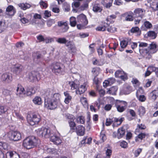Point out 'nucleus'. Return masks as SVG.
<instances>
[{"label": "nucleus", "mask_w": 158, "mask_h": 158, "mask_svg": "<svg viewBox=\"0 0 158 158\" xmlns=\"http://www.w3.org/2000/svg\"><path fill=\"white\" fill-rule=\"evenodd\" d=\"M39 141L35 137H28L23 140V146L27 149H30L37 146Z\"/></svg>", "instance_id": "nucleus-1"}, {"label": "nucleus", "mask_w": 158, "mask_h": 158, "mask_svg": "<svg viewBox=\"0 0 158 158\" xmlns=\"http://www.w3.org/2000/svg\"><path fill=\"white\" fill-rule=\"evenodd\" d=\"M156 45L152 42L149 45L148 48L143 49L139 48V51L140 54L144 55H148L151 56V55L156 53L157 51Z\"/></svg>", "instance_id": "nucleus-2"}, {"label": "nucleus", "mask_w": 158, "mask_h": 158, "mask_svg": "<svg viewBox=\"0 0 158 158\" xmlns=\"http://www.w3.org/2000/svg\"><path fill=\"white\" fill-rule=\"evenodd\" d=\"M41 117L38 114L33 113L29 117L28 116L27 120L29 124L33 126L35 124H38L41 120Z\"/></svg>", "instance_id": "nucleus-3"}, {"label": "nucleus", "mask_w": 158, "mask_h": 158, "mask_svg": "<svg viewBox=\"0 0 158 158\" xmlns=\"http://www.w3.org/2000/svg\"><path fill=\"white\" fill-rule=\"evenodd\" d=\"M60 103L52 100L49 98H45L44 106L50 110H54L57 108Z\"/></svg>", "instance_id": "nucleus-4"}, {"label": "nucleus", "mask_w": 158, "mask_h": 158, "mask_svg": "<svg viewBox=\"0 0 158 158\" xmlns=\"http://www.w3.org/2000/svg\"><path fill=\"white\" fill-rule=\"evenodd\" d=\"M37 135L40 137H44L45 138L49 137L52 133V131L49 129L42 127L36 130Z\"/></svg>", "instance_id": "nucleus-5"}, {"label": "nucleus", "mask_w": 158, "mask_h": 158, "mask_svg": "<svg viewBox=\"0 0 158 158\" xmlns=\"http://www.w3.org/2000/svg\"><path fill=\"white\" fill-rule=\"evenodd\" d=\"M62 64L59 63H53L51 64V69L52 72L56 74H62L64 71Z\"/></svg>", "instance_id": "nucleus-6"}, {"label": "nucleus", "mask_w": 158, "mask_h": 158, "mask_svg": "<svg viewBox=\"0 0 158 158\" xmlns=\"http://www.w3.org/2000/svg\"><path fill=\"white\" fill-rule=\"evenodd\" d=\"M7 136L10 140L15 141L20 140L21 138V133L19 132L16 131L9 132Z\"/></svg>", "instance_id": "nucleus-7"}, {"label": "nucleus", "mask_w": 158, "mask_h": 158, "mask_svg": "<svg viewBox=\"0 0 158 158\" xmlns=\"http://www.w3.org/2000/svg\"><path fill=\"white\" fill-rule=\"evenodd\" d=\"M29 81L31 82L38 81L40 79V77L38 72L32 71L29 74Z\"/></svg>", "instance_id": "nucleus-8"}, {"label": "nucleus", "mask_w": 158, "mask_h": 158, "mask_svg": "<svg viewBox=\"0 0 158 158\" xmlns=\"http://www.w3.org/2000/svg\"><path fill=\"white\" fill-rule=\"evenodd\" d=\"M145 12L143 9L137 8L134 10L133 14V16L134 18H139L142 19L143 16Z\"/></svg>", "instance_id": "nucleus-9"}, {"label": "nucleus", "mask_w": 158, "mask_h": 158, "mask_svg": "<svg viewBox=\"0 0 158 158\" xmlns=\"http://www.w3.org/2000/svg\"><path fill=\"white\" fill-rule=\"evenodd\" d=\"M77 135L79 136H82L85 134V127L81 125H79L76 127L75 131Z\"/></svg>", "instance_id": "nucleus-10"}, {"label": "nucleus", "mask_w": 158, "mask_h": 158, "mask_svg": "<svg viewBox=\"0 0 158 158\" xmlns=\"http://www.w3.org/2000/svg\"><path fill=\"white\" fill-rule=\"evenodd\" d=\"M1 79L3 81H5L6 83H9L12 80L11 74L9 73H4L2 75Z\"/></svg>", "instance_id": "nucleus-11"}, {"label": "nucleus", "mask_w": 158, "mask_h": 158, "mask_svg": "<svg viewBox=\"0 0 158 158\" xmlns=\"http://www.w3.org/2000/svg\"><path fill=\"white\" fill-rule=\"evenodd\" d=\"M77 21L84 25H87L88 23V20L86 16L83 14H81L77 17Z\"/></svg>", "instance_id": "nucleus-12"}, {"label": "nucleus", "mask_w": 158, "mask_h": 158, "mask_svg": "<svg viewBox=\"0 0 158 158\" xmlns=\"http://www.w3.org/2000/svg\"><path fill=\"white\" fill-rule=\"evenodd\" d=\"M49 137L50 138V140L53 142L54 144L58 145L61 143V140L60 138L56 135L51 133Z\"/></svg>", "instance_id": "nucleus-13"}, {"label": "nucleus", "mask_w": 158, "mask_h": 158, "mask_svg": "<svg viewBox=\"0 0 158 158\" xmlns=\"http://www.w3.org/2000/svg\"><path fill=\"white\" fill-rule=\"evenodd\" d=\"M6 158H20V156L15 151H9L6 154Z\"/></svg>", "instance_id": "nucleus-14"}, {"label": "nucleus", "mask_w": 158, "mask_h": 158, "mask_svg": "<svg viewBox=\"0 0 158 158\" xmlns=\"http://www.w3.org/2000/svg\"><path fill=\"white\" fill-rule=\"evenodd\" d=\"M6 14L9 16H13L16 12L14 7L11 5L8 6L6 10Z\"/></svg>", "instance_id": "nucleus-15"}, {"label": "nucleus", "mask_w": 158, "mask_h": 158, "mask_svg": "<svg viewBox=\"0 0 158 158\" xmlns=\"http://www.w3.org/2000/svg\"><path fill=\"white\" fill-rule=\"evenodd\" d=\"M110 23L106 22H102V24L96 28V30L98 31H104L108 27H109V24Z\"/></svg>", "instance_id": "nucleus-16"}, {"label": "nucleus", "mask_w": 158, "mask_h": 158, "mask_svg": "<svg viewBox=\"0 0 158 158\" xmlns=\"http://www.w3.org/2000/svg\"><path fill=\"white\" fill-rule=\"evenodd\" d=\"M74 119L72 118L70 119H69L68 121V123L70 127V131L72 132H74L75 131L76 124L74 121Z\"/></svg>", "instance_id": "nucleus-17"}, {"label": "nucleus", "mask_w": 158, "mask_h": 158, "mask_svg": "<svg viewBox=\"0 0 158 158\" xmlns=\"http://www.w3.org/2000/svg\"><path fill=\"white\" fill-rule=\"evenodd\" d=\"M158 96V91L154 90L149 94V97L150 99L155 101Z\"/></svg>", "instance_id": "nucleus-18"}, {"label": "nucleus", "mask_w": 158, "mask_h": 158, "mask_svg": "<svg viewBox=\"0 0 158 158\" xmlns=\"http://www.w3.org/2000/svg\"><path fill=\"white\" fill-rule=\"evenodd\" d=\"M22 66L20 65L15 66L12 69L13 73L16 75L19 74L22 71Z\"/></svg>", "instance_id": "nucleus-19"}, {"label": "nucleus", "mask_w": 158, "mask_h": 158, "mask_svg": "<svg viewBox=\"0 0 158 158\" xmlns=\"http://www.w3.org/2000/svg\"><path fill=\"white\" fill-rule=\"evenodd\" d=\"M121 16L125 18L124 21H132L133 20L134 18L133 16H132V15H129L127 12L122 14Z\"/></svg>", "instance_id": "nucleus-20"}, {"label": "nucleus", "mask_w": 158, "mask_h": 158, "mask_svg": "<svg viewBox=\"0 0 158 158\" xmlns=\"http://www.w3.org/2000/svg\"><path fill=\"white\" fill-rule=\"evenodd\" d=\"M86 89V84H84L83 85H81L78 88V90H77L76 91V93L77 94H79L81 95L84 93Z\"/></svg>", "instance_id": "nucleus-21"}, {"label": "nucleus", "mask_w": 158, "mask_h": 158, "mask_svg": "<svg viewBox=\"0 0 158 158\" xmlns=\"http://www.w3.org/2000/svg\"><path fill=\"white\" fill-rule=\"evenodd\" d=\"M35 93V90L32 87L29 86L26 89V92L24 93V94H26L27 96H31Z\"/></svg>", "instance_id": "nucleus-22"}, {"label": "nucleus", "mask_w": 158, "mask_h": 158, "mask_svg": "<svg viewBox=\"0 0 158 158\" xmlns=\"http://www.w3.org/2000/svg\"><path fill=\"white\" fill-rule=\"evenodd\" d=\"M93 10L95 12H100L102 10V7L100 4L95 3L93 6Z\"/></svg>", "instance_id": "nucleus-23"}, {"label": "nucleus", "mask_w": 158, "mask_h": 158, "mask_svg": "<svg viewBox=\"0 0 158 158\" xmlns=\"http://www.w3.org/2000/svg\"><path fill=\"white\" fill-rule=\"evenodd\" d=\"M115 81V79L113 77L108 78L107 80L103 82V86L105 87L109 85H111L114 83Z\"/></svg>", "instance_id": "nucleus-24"}, {"label": "nucleus", "mask_w": 158, "mask_h": 158, "mask_svg": "<svg viewBox=\"0 0 158 158\" xmlns=\"http://www.w3.org/2000/svg\"><path fill=\"white\" fill-rule=\"evenodd\" d=\"M123 119H124V118H121L119 119L117 118H114L113 122L114 121V123H113L112 125L113 127L114 128L115 127H117L120 125L122 123Z\"/></svg>", "instance_id": "nucleus-25"}, {"label": "nucleus", "mask_w": 158, "mask_h": 158, "mask_svg": "<svg viewBox=\"0 0 158 158\" xmlns=\"http://www.w3.org/2000/svg\"><path fill=\"white\" fill-rule=\"evenodd\" d=\"M143 24L145 27L142 26L141 28L143 31H146L147 29H150L152 26V23L148 21H145Z\"/></svg>", "instance_id": "nucleus-26"}, {"label": "nucleus", "mask_w": 158, "mask_h": 158, "mask_svg": "<svg viewBox=\"0 0 158 158\" xmlns=\"http://www.w3.org/2000/svg\"><path fill=\"white\" fill-rule=\"evenodd\" d=\"M24 91V88L21 85L19 84L16 89V94L17 95L20 97V95L23 93Z\"/></svg>", "instance_id": "nucleus-27"}, {"label": "nucleus", "mask_w": 158, "mask_h": 158, "mask_svg": "<svg viewBox=\"0 0 158 158\" xmlns=\"http://www.w3.org/2000/svg\"><path fill=\"white\" fill-rule=\"evenodd\" d=\"M125 130L123 128L118 129V130L117 138L119 139L122 138L125 135Z\"/></svg>", "instance_id": "nucleus-28"}, {"label": "nucleus", "mask_w": 158, "mask_h": 158, "mask_svg": "<svg viewBox=\"0 0 158 158\" xmlns=\"http://www.w3.org/2000/svg\"><path fill=\"white\" fill-rule=\"evenodd\" d=\"M115 105H119L120 106H123L125 108H127V102L124 101L116 100L114 103Z\"/></svg>", "instance_id": "nucleus-29"}, {"label": "nucleus", "mask_w": 158, "mask_h": 158, "mask_svg": "<svg viewBox=\"0 0 158 158\" xmlns=\"http://www.w3.org/2000/svg\"><path fill=\"white\" fill-rule=\"evenodd\" d=\"M18 6L21 9L23 10H25L29 9L31 6L30 4L27 3H19L18 4Z\"/></svg>", "instance_id": "nucleus-30"}, {"label": "nucleus", "mask_w": 158, "mask_h": 158, "mask_svg": "<svg viewBox=\"0 0 158 158\" xmlns=\"http://www.w3.org/2000/svg\"><path fill=\"white\" fill-rule=\"evenodd\" d=\"M34 103L36 105H40L42 103L41 98L38 96L35 97L32 100Z\"/></svg>", "instance_id": "nucleus-31"}, {"label": "nucleus", "mask_w": 158, "mask_h": 158, "mask_svg": "<svg viewBox=\"0 0 158 158\" xmlns=\"http://www.w3.org/2000/svg\"><path fill=\"white\" fill-rule=\"evenodd\" d=\"M64 94L66 97L64 100V102L66 104H68L72 99V97L70 95L67 91L64 92Z\"/></svg>", "instance_id": "nucleus-32"}, {"label": "nucleus", "mask_w": 158, "mask_h": 158, "mask_svg": "<svg viewBox=\"0 0 158 158\" xmlns=\"http://www.w3.org/2000/svg\"><path fill=\"white\" fill-rule=\"evenodd\" d=\"M60 95L58 93H53L51 99L60 103Z\"/></svg>", "instance_id": "nucleus-33"}, {"label": "nucleus", "mask_w": 158, "mask_h": 158, "mask_svg": "<svg viewBox=\"0 0 158 158\" xmlns=\"http://www.w3.org/2000/svg\"><path fill=\"white\" fill-rule=\"evenodd\" d=\"M118 89V88L117 86H113L110 88L108 91V92L112 95H116Z\"/></svg>", "instance_id": "nucleus-34"}, {"label": "nucleus", "mask_w": 158, "mask_h": 158, "mask_svg": "<svg viewBox=\"0 0 158 158\" xmlns=\"http://www.w3.org/2000/svg\"><path fill=\"white\" fill-rule=\"evenodd\" d=\"M54 92L53 90L52 89H47L45 93V95L47 97L46 98H52Z\"/></svg>", "instance_id": "nucleus-35"}, {"label": "nucleus", "mask_w": 158, "mask_h": 158, "mask_svg": "<svg viewBox=\"0 0 158 158\" xmlns=\"http://www.w3.org/2000/svg\"><path fill=\"white\" fill-rule=\"evenodd\" d=\"M147 136V134L145 133L141 132L135 137V140L136 141H138V139H140L141 140L145 138L146 136Z\"/></svg>", "instance_id": "nucleus-36"}, {"label": "nucleus", "mask_w": 158, "mask_h": 158, "mask_svg": "<svg viewBox=\"0 0 158 158\" xmlns=\"http://www.w3.org/2000/svg\"><path fill=\"white\" fill-rule=\"evenodd\" d=\"M8 145L5 142H0V149L1 150H7L8 149Z\"/></svg>", "instance_id": "nucleus-37"}, {"label": "nucleus", "mask_w": 158, "mask_h": 158, "mask_svg": "<svg viewBox=\"0 0 158 158\" xmlns=\"http://www.w3.org/2000/svg\"><path fill=\"white\" fill-rule=\"evenodd\" d=\"M6 27L5 21L4 20L0 21V33L3 31Z\"/></svg>", "instance_id": "nucleus-38"}, {"label": "nucleus", "mask_w": 158, "mask_h": 158, "mask_svg": "<svg viewBox=\"0 0 158 158\" xmlns=\"http://www.w3.org/2000/svg\"><path fill=\"white\" fill-rule=\"evenodd\" d=\"M131 32L132 33H136V35L137 36L140 35L141 34V31L138 27L132 28L131 30Z\"/></svg>", "instance_id": "nucleus-39"}, {"label": "nucleus", "mask_w": 158, "mask_h": 158, "mask_svg": "<svg viewBox=\"0 0 158 158\" xmlns=\"http://www.w3.org/2000/svg\"><path fill=\"white\" fill-rule=\"evenodd\" d=\"M147 35L148 37H151L152 39H155L157 36V33L154 31H151L148 32Z\"/></svg>", "instance_id": "nucleus-40"}, {"label": "nucleus", "mask_w": 158, "mask_h": 158, "mask_svg": "<svg viewBox=\"0 0 158 158\" xmlns=\"http://www.w3.org/2000/svg\"><path fill=\"white\" fill-rule=\"evenodd\" d=\"M77 24L76 18L74 17H72L70 18V24L73 27H75Z\"/></svg>", "instance_id": "nucleus-41"}, {"label": "nucleus", "mask_w": 158, "mask_h": 158, "mask_svg": "<svg viewBox=\"0 0 158 158\" xmlns=\"http://www.w3.org/2000/svg\"><path fill=\"white\" fill-rule=\"evenodd\" d=\"M112 151L109 149H107L106 152L105 156H103V158H110L112 155Z\"/></svg>", "instance_id": "nucleus-42"}, {"label": "nucleus", "mask_w": 158, "mask_h": 158, "mask_svg": "<svg viewBox=\"0 0 158 158\" xmlns=\"http://www.w3.org/2000/svg\"><path fill=\"white\" fill-rule=\"evenodd\" d=\"M56 41L59 44H64L67 42V40L64 37L59 38L56 40Z\"/></svg>", "instance_id": "nucleus-43"}, {"label": "nucleus", "mask_w": 158, "mask_h": 158, "mask_svg": "<svg viewBox=\"0 0 158 158\" xmlns=\"http://www.w3.org/2000/svg\"><path fill=\"white\" fill-rule=\"evenodd\" d=\"M69 28V27L68 26L67 23L65 25L61 27L60 28V31L61 33H64L67 31Z\"/></svg>", "instance_id": "nucleus-44"}, {"label": "nucleus", "mask_w": 158, "mask_h": 158, "mask_svg": "<svg viewBox=\"0 0 158 158\" xmlns=\"http://www.w3.org/2000/svg\"><path fill=\"white\" fill-rule=\"evenodd\" d=\"M115 106L116 107L117 111L120 113L124 111L127 108H125L123 106H120L119 105H115Z\"/></svg>", "instance_id": "nucleus-45"}, {"label": "nucleus", "mask_w": 158, "mask_h": 158, "mask_svg": "<svg viewBox=\"0 0 158 158\" xmlns=\"http://www.w3.org/2000/svg\"><path fill=\"white\" fill-rule=\"evenodd\" d=\"M7 109L6 107L3 106H0V115L6 114L7 113Z\"/></svg>", "instance_id": "nucleus-46"}, {"label": "nucleus", "mask_w": 158, "mask_h": 158, "mask_svg": "<svg viewBox=\"0 0 158 158\" xmlns=\"http://www.w3.org/2000/svg\"><path fill=\"white\" fill-rule=\"evenodd\" d=\"M63 8L65 11L68 12L70 10V6L66 2L64 3Z\"/></svg>", "instance_id": "nucleus-47"}, {"label": "nucleus", "mask_w": 158, "mask_h": 158, "mask_svg": "<svg viewBox=\"0 0 158 158\" xmlns=\"http://www.w3.org/2000/svg\"><path fill=\"white\" fill-rule=\"evenodd\" d=\"M77 122L78 123L84 124L85 122V119L82 116H79L77 119Z\"/></svg>", "instance_id": "nucleus-48"}, {"label": "nucleus", "mask_w": 158, "mask_h": 158, "mask_svg": "<svg viewBox=\"0 0 158 158\" xmlns=\"http://www.w3.org/2000/svg\"><path fill=\"white\" fill-rule=\"evenodd\" d=\"M138 111L140 115H143L145 113V108L143 106L139 107Z\"/></svg>", "instance_id": "nucleus-49"}, {"label": "nucleus", "mask_w": 158, "mask_h": 158, "mask_svg": "<svg viewBox=\"0 0 158 158\" xmlns=\"http://www.w3.org/2000/svg\"><path fill=\"white\" fill-rule=\"evenodd\" d=\"M107 30L109 32L113 33L117 31V28L114 27L110 26L109 25V27L107 28Z\"/></svg>", "instance_id": "nucleus-50"}, {"label": "nucleus", "mask_w": 158, "mask_h": 158, "mask_svg": "<svg viewBox=\"0 0 158 158\" xmlns=\"http://www.w3.org/2000/svg\"><path fill=\"white\" fill-rule=\"evenodd\" d=\"M2 94L5 96L10 95V91L9 90L3 89L2 90Z\"/></svg>", "instance_id": "nucleus-51"}, {"label": "nucleus", "mask_w": 158, "mask_h": 158, "mask_svg": "<svg viewBox=\"0 0 158 158\" xmlns=\"http://www.w3.org/2000/svg\"><path fill=\"white\" fill-rule=\"evenodd\" d=\"M55 23V21L54 19H50L47 21V26L48 27H51L53 24H54Z\"/></svg>", "instance_id": "nucleus-52"}, {"label": "nucleus", "mask_w": 158, "mask_h": 158, "mask_svg": "<svg viewBox=\"0 0 158 158\" xmlns=\"http://www.w3.org/2000/svg\"><path fill=\"white\" fill-rule=\"evenodd\" d=\"M69 84L71 87L72 89H74L77 87V85L73 81H69Z\"/></svg>", "instance_id": "nucleus-53"}, {"label": "nucleus", "mask_w": 158, "mask_h": 158, "mask_svg": "<svg viewBox=\"0 0 158 158\" xmlns=\"http://www.w3.org/2000/svg\"><path fill=\"white\" fill-rule=\"evenodd\" d=\"M69 49L71 51L72 53H75L77 50L76 47L74 44H72L69 48Z\"/></svg>", "instance_id": "nucleus-54"}, {"label": "nucleus", "mask_w": 158, "mask_h": 158, "mask_svg": "<svg viewBox=\"0 0 158 158\" xmlns=\"http://www.w3.org/2000/svg\"><path fill=\"white\" fill-rule=\"evenodd\" d=\"M116 16L114 15H112L110 16H108L106 19V21L107 22H110L112 19H115L116 18Z\"/></svg>", "instance_id": "nucleus-55"}, {"label": "nucleus", "mask_w": 158, "mask_h": 158, "mask_svg": "<svg viewBox=\"0 0 158 158\" xmlns=\"http://www.w3.org/2000/svg\"><path fill=\"white\" fill-rule=\"evenodd\" d=\"M113 122L112 118H107L106 121V126H110Z\"/></svg>", "instance_id": "nucleus-56"}, {"label": "nucleus", "mask_w": 158, "mask_h": 158, "mask_svg": "<svg viewBox=\"0 0 158 158\" xmlns=\"http://www.w3.org/2000/svg\"><path fill=\"white\" fill-rule=\"evenodd\" d=\"M39 4L41 7L42 6L43 8H46L48 6L47 3L42 0H41L39 2Z\"/></svg>", "instance_id": "nucleus-57"}, {"label": "nucleus", "mask_w": 158, "mask_h": 158, "mask_svg": "<svg viewBox=\"0 0 158 158\" xmlns=\"http://www.w3.org/2000/svg\"><path fill=\"white\" fill-rule=\"evenodd\" d=\"M142 149L141 148H139L135 150L134 152L135 156V157H137L139 155L140 153L141 152Z\"/></svg>", "instance_id": "nucleus-58"}, {"label": "nucleus", "mask_w": 158, "mask_h": 158, "mask_svg": "<svg viewBox=\"0 0 158 158\" xmlns=\"http://www.w3.org/2000/svg\"><path fill=\"white\" fill-rule=\"evenodd\" d=\"M120 146L122 148H126L127 147V143L126 141H123L120 142Z\"/></svg>", "instance_id": "nucleus-59"}, {"label": "nucleus", "mask_w": 158, "mask_h": 158, "mask_svg": "<svg viewBox=\"0 0 158 158\" xmlns=\"http://www.w3.org/2000/svg\"><path fill=\"white\" fill-rule=\"evenodd\" d=\"M54 41V39L53 38L51 37H47L45 38L44 41L46 44L51 43Z\"/></svg>", "instance_id": "nucleus-60"}, {"label": "nucleus", "mask_w": 158, "mask_h": 158, "mask_svg": "<svg viewBox=\"0 0 158 158\" xmlns=\"http://www.w3.org/2000/svg\"><path fill=\"white\" fill-rule=\"evenodd\" d=\"M128 112L130 114L132 117L134 118L135 117L136 114L133 110L131 109H129Z\"/></svg>", "instance_id": "nucleus-61"}, {"label": "nucleus", "mask_w": 158, "mask_h": 158, "mask_svg": "<svg viewBox=\"0 0 158 158\" xmlns=\"http://www.w3.org/2000/svg\"><path fill=\"white\" fill-rule=\"evenodd\" d=\"M37 39L39 41V42H44L45 38L43 37V35H40L37 37Z\"/></svg>", "instance_id": "nucleus-62"}, {"label": "nucleus", "mask_w": 158, "mask_h": 158, "mask_svg": "<svg viewBox=\"0 0 158 158\" xmlns=\"http://www.w3.org/2000/svg\"><path fill=\"white\" fill-rule=\"evenodd\" d=\"M120 46L122 48H124L126 47L127 44L124 40L120 42Z\"/></svg>", "instance_id": "nucleus-63"}, {"label": "nucleus", "mask_w": 158, "mask_h": 158, "mask_svg": "<svg viewBox=\"0 0 158 158\" xmlns=\"http://www.w3.org/2000/svg\"><path fill=\"white\" fill-rule=\"evenodd\" d=\"M57 23L58 26L61 27L67 23L66 22H64L63 21H59Z\"/></svg>", "instance_id": "nucleus-64"}]
</instances>
